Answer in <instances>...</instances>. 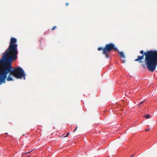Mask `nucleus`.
<instances>
[{
	"instance_id": "obj_13",
	"label": "nucleus",
	"mask_w": 157,
	"mask_h": 157,
	"mask_svg": "<svg viewBox=\"0 0 157 157\" xmlns=\"http://www.w3.org/2000/svg\"><path fill=\"white\" fill-rule=\"evenodd\" d=\"M78 127H76L75 128V130H74V132H75L76 131V130H77V128Z\"/></svg>"
},
{
	"instance_id": "obj_19",
	"label": "nucleus",
	"mask_w": 157,
	"mask_h": 157,
	"mask_svg": "<svg viewBox=\"0 0 157 157\" xmlns=\"http://www.w3.org/2000/svg\"><path fill=\"white\" fill-rule=\"evenodd\" d=\"M133 155H132L131 156H130V157H132L133 156Z\"/></svg>"
},
{
	"instance_id": "obj_1",
	"label": "nucleus",
	"mask_w": 157,
	"mask_h": 157,
	"mask_svg": "<svg viewBox=\"0 0 157 157\" xmlns=\"http://www.w3.org/2000/svg\"><path fill=\"white\" fill-rule=\"evenodd\" d=\"M10 57L0 59V74L6 80L7 75L10 73L12 75L17 78L21 79L22 77L25 79V74L23 69L18 67L12 70L11 66L12 61H14L17 57Z\"/></svg>"
},
{
	"instance_id": "obj_9",
	"label": "nucleus",
	"mask_w": 157,
	"mask_h": 157,
	"mask_svg": "<svg viewBox=\"0 0 157 157\" xmlns=\"http://www.w3.org/2000/svg\"><path fill=\"white\" fill-rule=\"evenodd\" d=\"M150 115L149 114H147L145 116V117L146 118H149L150 117Z\"/></svg>"
},
{
	"instance_id": "obj_16",
	"label": "nucleus",
	"mask_w": 157,
	"mask_h": 157,
	"mask_svg": "<svg viewBox=\"0 0 157 157\" xmlns=\"http://www.w3.org/2000/svg\"><path fill=\"white\" fill-rule=\"evenodd\" d=\"M125 62V61L124 60L122 61V63H124Z\"/></svg>"
},
{
	"instance_id": "obj_6",
	"label": "nucleus",
	"mask_w": 157,
	"mask_h": 157,
	"mask_svg": "<svg viewBox=\"0 0 157 157\" xmlns=\"http://www.w3.org/2000/svg\"><path fill=\"white\" fill-rule=\"evenodd\" d=\"M119 55L121 56L123 58H125V56H124V54L123 52H119Z\"/></svg>"
},
{
	"instance_id": "obj_17",
	"label": "nucleus",
	"mask_w": 157,
	"mask_h": 157,
	"mask_svg": "<svg viewBox=\"0 0 157 157\" xmlns=\"http://www.w3.org/2000/svg\"><path fill=\"white\" fill-rule=\"evenodd\" d=\"M30 157V156H29V155H27V157Z\"/></svg>"
},
{
	"instance_id": "obj_3",
	"label": "nucleus",
	"mask_w": 157,
	"mask_h": 157,
	"mask_svg": "<svg viewBox=\"0 0 157 157\" xmlns=\"http://www.w3.org/2000/svg\"><path fill=\"white\" fill-rule=\"evenodd\" d=\"M17 42V40L15 38L12 37L10 39V45L7 51L6 52L1 59L17 56L18 54L17 50V44L15 43Z\"/></svg>"
},
{
	"instance_id": "obj_8",
	"label": "nucleus",
	"mask_w": 157,
	"mask_h": 157,
	"mask_svg": "<svg viewBox=\"0 0 157 157\" xmlns=\"http://www.w3.org/2000/svg\"><path fill=\"white\" fill-rule=\"evenodd\" d=\"M103 49L104 48H103L102 47H99L98 48V51H100L101 50H103Z\"/></svg>"
},
{
	"instance_id": "obj_12",
	"label": "nucleus",
	"mask_w": 157,
	"mask_h": 157,
	"mask_svg": "<svg viewBox=\"0 0 157 157\" xmlns=\"http://www.w3.org/2000/svg\"><path fill=\"white\" fill-rule=\"evenodd\" d=\"M144 101H142L140 103L139 105V106H140V105L141 104H142V103H143L144 102Z\"/></svg>"
},
{
	"instance_id": "obj_18",
	"label": "nucleus",
	"mask_w": 157,
	"mask_h": 157,
	"mask_svg": "<svg viewBox=\"0 0 157 157\" xmlns=\"http://www.w3.org/2000/svg\"><path fill=\"white\" fill-rule=\"evenodd\" d=\"M40 43H41V40H40Z\"/></svg>"
},
{
	"instance_id": "obj_20",
	"label": "nucleus",
	"mask_w": 157,
	"mask_h": 157,
	"mask_svg": "<svg viewBox=\"0 0 157 157\" xmlns=\"http://www.w3.org/2000/svg\"><path fill=\"white\" fill-rule=\"evenodd\" d=\"M29 152H27V153H26V154L27 153H29Z\"/></svg>"
},
{
	"instance_id": "obj_10",
	"label": "nucleus",
	"mask_w": 157,
	"mask_h": 157,
	"mask_svg": "<svg viewBox=\"0 0 157 157\" xmlns=\"http://www.w3.org/2000/svg\"><path fill=\"white\" fill-rule=\"evenodd\" d=\"M57 28V26H54L52 29V30H53L55 29V28Z\"/></svg>"
},
{
	"instance_id": "obj_14",
	"label": "nucleus",
	"mask_w": 157,
	"mask_h": 157,
	"mask_svg": "<svg viewBox=\"0 0 157 157\" xmlns=\"http://www.w3.org/2000/svg\"><path fill=\"white\" fill-rule=\"evenodd\" d=\"M68 3H66V6H67L68 5Z\"/></svg>"
},
{
	"instance_id": "obj_5",
	"label": "nucleus",
	"mask_w": 157,
	"mask_h": 157,
	"mask_svg": "<svg viewBox=\"0 0 157 157\" xmlns=\"http://www.w3.org/2000/svg\"><path fill=\"white\" fill-rule=\"evenodd\" d=\"M10 73L9 75H8V77H7L6 80L8 81H11L13 80V78H12L11 77V75H12L11 74H10V73Z\"/></svg>"
},
{
	"instance_id": "obj_7",
	"label": "nucleus",
	"mask_w": 157,
	"mask_h": 157,
	"mask_svg": "<svg viewBox=\"0 0 157 157\" xmlns=\"http://www.w3.org/2000/svg\"><path fill=\"white\" fill-rule=\"evenodd\" d=\"M108 52H106L105 53H103V54H104L105 55L106 57L107 58H109V56L108 54V53H107Z\"/></svg>"
},
{
	"instance_id": "obj_11",
	"label": "nucleus",
	"mask_w": 157,
	"mask_h": 157,
	"mask_svg": "<svg viewBox=\"0 0 157 157\" xmlns=\"http://www.w3.org/2000/svg\"><path fill=\"white\" fill-rule=\"evenodd\" d=\"M70 133H67V135L66 136H65L64 137H67L70 134Z\"/></svg>"
},
{
	"instance_id": "obj_2",
	"label": "nucleus",
	"mask_w": 157,
	"mask_h": 157,
	"mask_svg": "<svg viewBox=\"0 0 157 157\" xmlns=\"http://www.w3.org/2000/svg\"><path fill=\"white\" fill-rule=\"evenodd\" d=\"M140 52L142 55L141 56H138L137 58L135 59V61H138L140 63H141L142 60L144 59L145 55V65H141L144 68L146 67V65L149 71L153 72L155 70L157 65V51L150 50L144 52L142 50L140 51Z\"/></svg>"
},
{
	"instance_id": "obj_15",
	"label": "nucleus",
	"mask_w": 157,
	"mask_h": 157,
	"mask_svg": "<svg viewBox=\"0 0 157 157\" xmlns=\"http://www.w3.org/2000/svg\"><path fill=\"white\" fill-rule=\"evenodd\" d=\"M150 129H146L145 130V131H149L150 130Z\"/></svg>"
},
{
	"instance_id": "obj_4",
	"label": "nucleus",
	"mask_w": 157,
	"mask_h": 157,
	"mask_svg": "<svg viewBox=\"0 0 157 157\" xmlns=\"http://www.w3.org/2000/svg\"><path fill=\"white\" fill-rule=\"evenodd\" d=\"M112 50L116 51L117 50V48L115 47L114 44L111 43L106 44L103 49V53H105L106 52H109Z\"/></svg>"
}]
</instances>
